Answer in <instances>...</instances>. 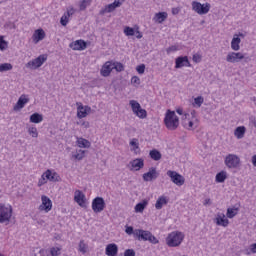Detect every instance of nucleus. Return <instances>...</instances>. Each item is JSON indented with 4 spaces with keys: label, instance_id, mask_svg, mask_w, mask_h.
I'll list each match as a JSON object with an SVG mask.
<instances>
[{
    "label": "nucleus",
    "instance_id": "423d86ee",
    "mask_svg": "<svg viewBox=\"0 0 256 256\" xmlns=\"http://www.w3.org/2000/svg\"><path fill=\"white\" fill-rule=\"evenodd\" d=\"M45 61H47V54H42L38 56L36 59L29 61L26 64V68L32 70L39 69V67H41L43 63H45Z\"/></svg>",
    "mask_w": 256,
    "mask_h": 256
},
{
    "label": "nucleus",
    "instance_id": "f8f14e48",
    "mask_svg": "<svg viewBox=\"0 0 256 256\" xmlns=\"http://www.w3.org/2000/svg\"><path fill=\"white\" fill-rule=\"evenodd\" d=\"M214 223L218 227H229V219L227 218V216H225L224 213H221V212H218L216 214V217L214 219Z\"/></svg>",
    "mask_w": 256,
    "mask_h": 256
},
{
    "label": "nucleus",
    "instance_id": "20e7f679",
    "mask_svg": "<svg viewBox=\"0 0 256 256\" xmlns=\"http://www.w3.org/2000/svg\"><path fill=\"white\" fill-rule=\"evenodd\" d=\"M13 217V207L0 204V223H9Z\"/></svg>",
    "mask_w": 256,
    "mask_h": 256
},
{
    "label": "nucleus",
    "instance_id": "7c9ffc66",
    "mask_svg": "<svg viewBox=\"0 0 256 256\" xmlns=\"http://www.w3.org/2000/svg\"><path fill=\"white\" fill-rule=\"evenodd\" d=\"M73 159H76V161H81L85 157V150H76L75 152H72Z\"/></svg>",
    "mask_w": 256,
    "mask_h": 256
},
{
    "label": "nucleus",
    "instance_id": "6ab92c4d",
    "mask_svg": "<svg viewBox=\"0 0 256 256\" xmlns=\"http://www.w3.org/2000/svg\"><path fill=\"white\" fill-rule=\"evenodd\" d=\"M89 113H91V107L89 106H78L77 108V117L78 119H85V117H87V115H89Z\"/></svg>",
    "mask_w": 256,
    "mask_h": 256
},
{
    "label": "nucleus",
    "instance_id": "de8ad7c7",
    "mask_svg": "<svg viewBox=\"0 0 256 256\" xmlns=\"http://www.w3.org/2000/svg\"><path fill=\"white\" fill-rule=\"evenodd\" d=\"M50 255L51 256H59V255H61V248H59V247H52V248H50Z\"/></svg>",
    "mask_w": 256,
    "mask_h": 256
},
{
    "label": "nucleus",
    "instance_id": "f3484780",
    "mask_svg": "<svg viewBox=\"0 0 256 256\" xmlns=\"http://www.w3.org/2000/svg\"><path fill=\"white\" fill-rule=\"evenodd\" d=\"M74 201L77 203L80 207H86L85 205V195L83 194V191L81 190H76L74 192Z\"/></svg>",
    "mask_w": 256,
    "mask_h": 256
},
{
    "label": "nucleus",
    "instance_id": "e433bc0d",
    "mask_svg": "<svg viewBox=\"0 0 256 256\" xmlns=\"http://www.w3.org/2000/svg\"><path fill=\"white\" fill-rule=\"evenodd\" d=\"M129 105L131 106L134 114H136L141 109V104H139V102L136 100H130Z\"/></svg>",
    "mask_w": 256,
    "mask_h": 256
},
{
    "label": "nucleus",
    "instance_id": "4c0bfd02",
    "mask_svg": "<svg viewBox=\"0 0 256 256\" xmlns=\"http://www.w3.org/2000/svg\"><path fill=\"white\" fill-rule=\"evenodd\" d=\"M91 3H93V0H82L79 3V9L80 11H85L87 7H90Z\"/></svg>",
    "mask_w": 256,
    "mask_h": 256
},
{
    "label": "nucleus",
    "instance_id": "cd10ccee",
    "mask_svg": "<svg viewBox=\"0 0 256 256\" xmlns=\"http://www.w3.org/2000/svg\"><path fill=\"white\" fill-rule=\"evenodd\" d=\"M198 126L199 124L197 122V119L184 121V127L185 129H188V131H194V129Z\"/></svg>",
    "mask_w": 256,
    "mask_h": 256
},
{
    "label": "nucleus",
    "instance_id": "4be33fe9",
    "mask_svg": "<svg viewBox=\"0 0 256 256\" xmlns=\"http://www.w3.org/2000/svg\"><path fill=\"white\" fill-rule=\"evenodd\" d=\"M111 71H113V63L108 61L102 66L100 73L102 77H109L111 75Z\"/></svg>",
    "mask_w": 256,
    "mask_h": 256
},
{
    "label": "nucleus",
    "instance_id": "aec40b11",
    "mask_svg": "<svg viewBox=\"0 0 256 256\" xmlns=\"http://www.w3.org/2000/svg\"><path fill=\"white\" fill-rule=\"evenodd\" d=\"M44 177H46L48 181H52V182L61 181V177L59 176V174L52 170H46L44 172Z\"/></svg>",
    "mask_w": 256,
    "mask_h": 256
},
{
    "label": "nucleus",
    "instance_id": "c9c22d12",
    "mask_svg": "<svg viewBox=\"0 0 256 256\" xmlns=\"http://www.w3.org/2000/svg\"><path fill=\"white\" fill-rule=\"evenodd\" d=\"M225 179H227V172L221 171L216 174V183H225Z\"/></svg>",
    "mask_w": 256,
    "mask_h": 256
},
{
    "label": "nucleus",
    "instance_id": "c85d7f7f",
    "mask_svg": "<svg viewBox=\"0 0 256 256\" xmlns=\"http://www.w3.org/2000/svg\"><path fill=\"white\" fill-rule=\"evenodd\" d=\"M246 132L247 128H245V126H238L234 131V135L238 139H243V137H245Z\"/></svg>",
    "mask_w": 256,
    "mask_h": 256
},
{
    "label": "nucleus",
    "instance_id": "864d4df0",
    "mask_svg": "<svg viewBox=\"0 0 256 256\" xmlns=\"http://www.w3.org/2000/svg\"><path fill=\"white\" fill-rule=\"evenodd\" d=\"M47 177L45 176V173L41 175V178L38 180V187H43L47 183Z\"/></svg>",
    "mask_w": 256,
    "mask_h": 256
},
{
    "label": "nucleus",
    "instance_id": "37998d69",
    "mask_svg": "<svg viewBox=\"0 0 256 256\" xmlns=\"http://www.w3.org/2000/svg\"><path fill=\"white\" fill-rule=\"evenodd\" d=\"M205 99L202 96H198L194 99V107H201L204 103Z\"/></svg>",
    "mask_w": 256,
    "mask_h": 256
},
{
    "label": "nucleus",
    "instance_id": "412c9836",
    "mask_svg": "<svg viewBox=\"0 0 256 256\" xmlns=\"http://www.w3.org/2000/svg\"><path fill=\"white\" fill-rule=\"evenodd\" d=\"M130 165L132 167L131 171H140V169H143L145 167V162L142 158H136L130 162Z\"/></svg>",
    "mask_w": 256,
    "mask_h": 256
},
{
    "label": "nucleus",
    "instance_id": "bf43d9fd",
    "mask_svg": "<svg viewBox=\"0 0 256 256\" xmlns=\"http://www.w3.org/2000/svg\"><path fill=\"white\" fill-rule=\"evenodd\" d=\"M192 61H194V63H201V55L194 54L192 57Z\"/></svg>",
    "mask_w": 256,
    "mask_h": 256
},
{
    "label": "nucleus",
    "instance_id": "774afa93",
    "mask_svg": "<svg viewBox=\"0 0 256 256\" xmlns=\"http://www.w3.org/2000/svg\"><path fill=\"white\" fill-rule=\"evenodd\" d=\"M252 164L256 167V155L252 156Z\"/></svg>",
    "mask_w": 256,
    "mask_h": 256
},
{
    "label": "nucleus",
    "instance_id": "6e6552de",
    "mask_svg": "<svg viewBox=\"0 0 256 256\" xmlns=\"http://www.w3.org/2000/svg\"><path fill=\"white\" fill-rule=\"evenodd\" d=\"M106 204L103 197H96L92 201V210L94 213H101L105 210Z\"/></svg>",
    "mask_w": 256,
    "mask_h": 256
},
{
    "label": "nucleus",
    "instance_id": "f257e3e1",
    "mask_svg": "<svg viewBox=\"0 0 256 256\" xmlns=\"http://www.w3.org/2000/svg\"><path fill=\"white\" fill-rule=\"evenodd\" d=\"M164 125L168 131H176L179 127V116L175 114V111L167 110L164 117Z\"/></svg>",
    "mask_w": 256,
    "mask_h": 256
},
{
    "label": "nucleus",
    "instance_id": "338daca9",
    "mask_svg": "<svg viewBox=\"0 0 256 256\" xmlns=\"http://www.w3.org/2000/svg\"><path fill=\"white\" fill-rule=\"evenodd\" d=\"M176 113H178V115H183V108L176 109Z\"/></svg>",
    "mask_w": 256,
    "mask_h": 256
},
{
    "label": "nucleus",
    "instance_id": "bb28decb",
    "mask_svg": "<svg viewBox=\"0 0 256 256\" xmlns=\"http://www.w3.org/2000/svg\"><path fill=\"white\" fill-rule=\"evenodd\" d=\"M168 203H169V200L167 199V197L160 196L156 201L155 208L158 210L163 209V206L167 205Z\"/></svg>",
    "mask_w": 256,
    "mask_h": 256
},
{
    "label": "nucleus",
    "instance_id": "dca6fc26",
    "mask_svg": "<svg viewBox=\"0 0 256 256\" xmlns=\"http://www.w3.org/2000/svg\"><path fill=\"white\" fill-rule=\"evenodd\" d=\"M73 51H85L87 49V42L85 40H76L69 45Z\"/></svg>",
    "mask_w": 256,
    "mask_h": 256
},
{
    "label": "nucleus",
    "instance_id": "a878e982",
    "mask_svg": "<svg viewBox=\"0 0 256 256\" xmlns=\"http://www.w3.org/2000/svg\"><path fill=\"white\" fill-rule=\"evenodd\" d=\"M76 143L80 149H89V147H91V142L85 138H77Z\"/></svg>",
    "mask_w": 256,
    "mask_h": 256
},
{
    "label": "nucleus",
    "instance_id": "09e8293b",
    "mask_svg": "<svg viewBox=\"0 0 256 256\" xmlns=\"http://www.w3.org/2000/svg\"><path fill=\"white\" fill-rule=\"evenodd\" d=\"M176 51H179V45H172L166 49L167 55H171V53H175Z\"/></svg>",
    "mask_w": 256,
    "mask_h": 256
},
{
    "label": "nucleus",
    "instance_id": "69168bd1",
    "mask_svg": "<svg viewBox=\"0 0 256 256\" xmlns=\"http://www.w3.org/2000/svg\"><path fill=\"white\" fill-rule=\"evenodd\" d=\"M81 126L84 127L85 129H89V127H90L89 122H87V121L82 122Z\"/></svg>",
    "mask_w": 256,
    "mask_h": 256
},
{
    "label": "nucleus",
    "instance_id": "9d476101",
    "mask_svg": "<svg viewBox=\"0 0 256 256\" xmlns=\"http://www.w3.org/2000/svg\"><path fill=\"white\" fill-rule=\"evenodd\" d=\"M123 5V1L121 0H114L113 3L106 5L102 8L99 12V15H105V13H113L115 9L121 7Z\"/></svg>",
    "mask_w": 256,
    "mask_h": 256
},
{
    "label": "nucleus",
    "instance_id": "3c124183",
    "mask_svg": "<svg viewBox=\"0 0 256 256\" xmlns=\"http://www.w3.org/2000/svg\"><path fill=\"white\" fill-rule=\"evenodd\" d=\"M76 9L73 7V6H69L67 9H66V12L64 14L67 15V17H73V15H75L76 13Z\"/></svg>",
    "mask_w": 256,
    "mask_h": 256
},
{
    "label": "nucleus",
    "instance_id": "6e6d98bb",
    "mask_svg": "<svg viewBox=\"0 0 256 256\" xmlns=\"http://www.w3.org/2000/svg\"><path fill=\"white\" fill-rule=\"evenodd\" d=\"M136 71L139 75H143V73H145V64L138 65Z\"/></svg>",
    "mask_w": 256,
    "mask_h": 256
},
{
    "label": "nucleus",
    "instance_id": "e2e57ef3",
    "mask_svg": "<svg viewBox=\"0 0 256 256\" xmlns=\"http://www.w3.org/2000/svg\"><path fill=\"white\" fill-rule=\"evenodd\" d=\"M249 121H250V125H253V127L256 128V118L253 117V116H251V117L249 118Z\"/></svg>",
    "mask_w": 256,
    "mask_h": 256
},
{
    "label": "nucleus",
    "instance_id": "a211bd4d",
    "mask_svg": "<svg viewBox=\"0 0 256 256\" xmlns=\"http://www.w3.org/2000/svg\"><path fill=\"white\" fill-rule=\"evenodd\" d=\"M28 102H29V98L27 97V95L25 94L21 95L16 105H14V111H21V109H23Z\"/></svg>",
    "mask_w": 256,
    "mask_h": 256
},
{
    "label": "nucleus",
    "instance_id": "4d7b16f0",
    "mask_svg": "<svg viewBox=\"0 0 256 256\" xmlns=\"http://www.w3.org/2000/svg\"><path fill=\"white\" fill-rule=\"evenodd\" d=\"M125 233L127 235H135V230L133 229V226H126Z\"/></svg>",
    "mask_w": 256,
    "mask_h": 256
},
{
    "label": "nucleus",
    "instance_id": "9b49d317",
    "mask_svg": "<svg viewBox=\"0 0 256 256\" xmlns=\"http://www.w3.org/2000/svg\"><path fill=\"white\" fill-rule=\"evenodd\" d=\"M243 59H245V55L241 52H229L226 56L227 63H239Z\"/></svg>",
    "mask_w": 256,
    "mask_h": 256
},
{
    "label": "nucleus",
    "instance_id": "39448f33",
    "mask_svg": "<svg viewBox=\"0 0 256 256\" xmlns=\"http://www.w3.org/2000/svg\"><path fill=\"white\" fill-rule=\"evenodd\" d=\"M191 5L192 11H194L198 15H207V13H209V11L211 10V4L209 3L201 4V2L192 1Z\"/></svg>",
    "mask_w": 256,
    "mask_h": 256
},
{
    "label": "nucleus",
    "instance_id": "1a4fd4ad",
    "mask_svg": "<svg viewBox=\"0 0 256 256\" xmlns=\"http://www.w3.org/2000/svg\"><path fill=\"white\" fill-rule=\"evenodd\" d=\"M41 205L38 207L39 211H44V213H49L51 209H53V202L51 201L50 197L46 195L41 196Z\"/></svg>",
    "mask_w": 256,
    "mask_h": 256
},
{
    "label": "nucleus",
    "instance_id": "4468645a",
    "mask_svg": "<svg viewBox=\"0 0 256 256\" xmlns=\"http://www.w3.org/2000/svg\"><path fill=\"white\" fill-rule=\"evenodd\" d=\"M183 67H191V62H189V57L187 56H179L175 59V69Z\"/></svg>",
    "mask_w": 256,
    "mask_h": 256
},
{
    "label": "nucleus",
    "instance_id": "2eb2a0df",
    "mask_svg": "<svg viewBox=\"0 0 256 256\" xmlns=\"http://www.w3.org/2000/svg\"><path fill=\"white\" fill-rule=\"evenodd\" d=\"M151 232L143 229H136L134 232V237H137L138 241H149L151 237Z\"/></svg>",
    "mask_w": 256,
    "mask_h": 256
},
{
    "label": "nucleus",
    "instance_id": "2f4dec72",
    "mask_svg": "<svg viewBox=\"0 0 256 256\" xmlns=\"http://www.w3.org/2000/svg\"><path fill=\"white\" fill-rule=\"evenodd\" d=\"M239 213V208H228L226 212L227 219H233Z\"/></svg>",
    "mask_w": 256,
    "mask_h": 256
},
{
    "label": "nucleus",
    "instance_id": "ea45409f",
    "mask_svg": "<svg viewBox=\"0 0 256 256\" xmlns=\"http://www.w3.org/2000/svg\"><path fill=\"white\" fill-rule=\"evenodd\" d=\"M78 251L82 253V255H85V253H87V245L85 244V240H81L79 242Z\"/></svg>",
    "mask_w": 256,
    "mask_h": 256
},
{
    "label": "nucleus",
    "instance_id": "72a5a7b5",
    "mask_svg": "<svg viewBox=\"0 0 256 256\" xmlns=\"http://www.w3.org/2000/svg\"><path fill=\"white\" fill-rule=\"evenodd\" d=\"M43 121V115L34 113L30 116V123H41Z\"/></svg>",
    "mask_w": 256,
    "mask_h": 256
},
{
    "label": "nucleus",
    "instance_id": "680f3d73",
    "mask_svg": "<svg viewBox=\"0 0 256 256\" xmlns=\"http://www.w3.org/2000/svg\"><path fill=\"white\" fill-rule=\"evenodd\" d=\"M135 36L137 39H142L143 38V34L141 33V31H139V27L136 28L135 30Z\"/></svg>",
    "mask_w": 256,
    "mask_h": 256
},
{
    "label": "nucleus",
    "instance_id": "5fc2aeb1",
    "mask_svg": "<svg viewBox=\"0 0 256 256\" xmlns=\"http://www.w3.org/2000/svg\"><path fill=\"white\" fill-rule=\"evenodd\" d=\"M149 243H152V245H157L159 244V239H157V237H155V235L150 234V238H148Z\"/></svg>",
    "mask_w": 256,
    "mask_h": 256
},
{
    "label": "nucleus",
    "instance_id": "b1692460",
    "mask_svg": "<svg viewBox=\"0 0 256 256\" xmlns=\"http://www.w3.org/2000/svg\"><path fill=\"white\" fill-rule=\"evenodd\" d=\"M34 43H39V41H43L45 39V30L44 29H37L35 30L32 36Z\"/></svg>",
    "mask_w": 256,
    "mask_h": 256
},
{
    "label": "nucleus",
    "instance_id": "58836bf2",
    "mask_svg": "<svg viewBox=\"0 0 256 256\" xmlns=\"http://www.w3.org/2000/svg\"><path fill=\"white\" fill-rule=\"evenodd\" d=\"M12 69L13 65L11 63L0 64V73H5V71H11Z\"/></svg>",
    "mask_w": 256,
    "mask_h": 256
},
{
    "label": "nucleus",
    "instance_id": "f03ea898",
    "mask_svg": "<svg viewBox=\"0 0 256 256\" xmlns=\"http://www.w3.org/2000/svg\"><path fill=\"white\" fill-rule=\"evenodd\" d=\"M185 240V233L181 231H173L166 237V245L169 247H179Z\"/></svg>",
    "mask_w": 256,
    "mask_h": 256
},
{
    "label": "nucleus",
    "instance_id": "c03bdc74",
    "mask_svg": "<svg viewBox=\"0 0 256 256\" xmlns=\"http://www.w3.org/2000/svg\"><path fill=\"white\" fill-rule=\"evenodd\" d=\"M112 65H113V69H115L118 73H121V71L125 70V66H123L121 62H115V63H112Z\"/></svg>",
    "mask_w": 256,
    "mask_h": 256
},
{
    "label": "nucleus",
    "instance_id": "a18cd8bd",
    "mask_svg": "<svg viewBox=\"0 0 256 256\" xmlns=\"http://www.w3.org/2000/svg\"><path fill=\"white\" fill-rule=\"evenodd\" d=\"M135 115L139 119H145L147 117V110L140 108Z\"/></svg>",
    "mask_w": 256,
    "mask_h": 256
},
{
    "label": "nucleus",
    "instance_id": "a19ab883",
    "mask_svg": "<svg viewBox=\"0 0 256 256\" xmlns=\"http://www.w3.org/2000/svg\"><path fill=\"white\" fill-rule=\"evenodd\" d=\"M135 28H131L129 26H126L124 28V34L126 35V37H133L135 35Z\"/></svg>",
    "mask_w": 256,
    "mask_h": 256
},
{
    "label": "nucleus",
    "instance_id": "0e129e2a",
    "mask_svg": "<svg viewBox=\"0 0 256 256\" xmlns=\"http://www.w3.org/2000/svg\"><path fill=\"white\" fill-rule=\"evenodd\" d=\"M251 253H256V243L250 245Z\"/></svg>",
    "mask_w": 256,
    "mask_h": 256
},
{
    "label": "nucleus",
    "instance_id": "603ef678",
    "mask_svg": "<svg viewBox=\"0 0 256 256\" xmlns=\"http://www.w3.org/2000/svg\"><path fill=\"white\" fill-rule=\"evenodd\" d=\"M60 23L63 27H67V23H69V16H67L65 13L62 15L60 19Z\"/></svg>",
    "mask_w": 256,
    "mask_h": 256
},
{
    "label": "nucleus",
    "instance_id": "393cba45",
    "mask_svg": "<svg viewBox=\"0 0 256 256\" xmlns=\"http://www.w3.org/2000/svg\"><path fill=\"white\" fill-rule=\"evenodd\" d=\"M167 17H169L167 12H158L155 14L153 21L155 23H163L167 19Z\"/></svg>",
    "mask_w": 256,
    "mask_h": 256
},
{
    "label": "nucleus",
    "instance_id": "49530a36",
    "mask_svg": "<svg viewBox=\"0 0 256 256\" xmlns=\"http://www.w3.org/2000/svg\"><path fill=\"white\" fill-rule=\"evenodd\" d=\"M28 133H29V135H31V137H33V138L39 137V132L37 131V128H36V127H30V128H28Z\"/></svg>",
    "mask_w": 256,
    "mask_h": 256
},
{
    "label": "nucleus",
    "instance_id": "ddd939ff",
    "mask_svg": "<svg viewBox=\"0 0 256 256\" xmlns=\"http://www.w3.org/2000/svg\"><path fill=\"white\" fill-rule=\"evenodd\" d=\"M159 177V172H157V168L151 167L148 172L144 173L142 176L143 181H155Z\"/></svg>",
    "mask_w": 256,
    "mask_h": 256
},
{
    "label": "nucleus",
    "instance_id": "7ed1b4c3",
    "mask_svg": "<svg viewBox=\"0 0 256 256\" xmlns=\"http://www.w3.org/2000/svg\"><path fill=\"white\" fill-rule=\"evenodd\" d=\"M224 165L227 169H239L241 167V158L237 154H228L224 158Z\"/></svg>",
    "mask_w": 256,
    "mask_h": 256
},
{
    "label": "nucleus",
    "instance_id": "f704fd0d",
    "mask_svg": "<svg viewBox=\"0 0 256 256\" xmlns=\"http://www.w3.org/2000/svg\"><path fill=\"white\" fill-rule=\"evenodd\" d=\"M149 155H150L151 159H153V161H159V160H161V157H162L161 152H159V150H157V149L151 150Z\"/></svg>",
    "mask_w": 256,
    "mask_h": 256
},
{
    "label": "nucleus",
    "instance_id": "0eeeda50",
    "mask_svg": "<svg viewBox=\"0 0 256 256\" xmlns=\"http://www.w3.org/2000/svg\"><path fill=\"white\" fill-rule=\"evenodd\" d=\"M166 175L170 177L174 185H177L178 187L185 185V177H183V175L177 173L176 171L168 170Z\"/></svg>",
    "mask_w": 256,
    "mask_h": 256
},
{
    "label": "nucleus",
    "instance_id": "052dcab7",
    "mask_svg": "<svg viewBox=\"0 0 256 256\" xmlns=\"http://www.w3.org/2000/svg\"><path fill=\"white\" fill-rule=\"evenodd\" d=\"M124 256H135V250H133V249L125 250Z\"/></svg>",
    "mask_w": 256,
    "mask_h": 256
},
{
    "label": "nucleus",
    "instance_id": "5701e85b",
    "mask_svg": "<svg viewBox=\"0 0 256 256\" xmlns=\"http://www.w3.org/2000/svg\"><path fill=\"white\" fill-rule=\"evenodd\" d=\"M105 253L107 256H117V253H119V247L117 244H108L106 246Z\"/></svg>",
    "mask_w": 256,
    "mask_h": 256
},
{
    "label": "nucleus",
    "instance_id": "13d9d810",
    "mask_svg": "<svg viewBox=\"0 0 256 256\" xmlns=\"http://www.w3.org/2000/svg\"><path fill=\"white\" fill-rule=\"evenodd\" d=\"M131 83H132V85H140L141 84V79L137 76H133L131 78Z\"/></svg>",
    "mask_w": 256,
    "mask_h": 256
},
{
    "label": "nucleus",
    "instance_id": "c756f323",
    "mask_svg": "<svg viewBox=\"0 0 256 256\" xmlns=\"http://www.w3.org/2000/svg\"><path fill=\"white\" fill-rule=\"evenodd\" d=\"M241 43V38L234 37L231 41V49L233 51H239L241 49V46H239Z\"/></svg>",
    "mask_w": 256,
    "mask_h": 256
},
{
    "label": "nucleus",
    "instance_id": "8fccbe9b",
    "mask_svg": "<svg viewBox=\"0 0 256 256\" xmlns=\"http://www.w3.org/2000/svg\"><path fill=\"white\" fill-rule=\"evenodd\" d=\"M130 146L133 147V151H137V149H139V140L137 138H133L130 141Z\"/></svg>",
    "mask_w": 256,
    "mask_h": 256
},
{
    "label": "nucleus",
    "instance_id": "473e14b6",
    "mask_svg": "<svg viewBox=\"0 0 256 256\" xmlns=\"http://www.w3.org/2000/svg\"><path fill=\"white\" fill-rule=\"evenodd\" d=\"M147 205H148L147 200H144L143 202H140V203L136 204L135 212L136 213H143V211H145V207H147Z\"/></svg>",
    "mask_w": 256,
    "mask_h": 256
},
{
    "label": "nucleus",
    "instance_id": "79ce46f5",
    "mask_svg": "<svg viewBox=\"0 0 256 256\" xmlns=\"http://www.w3.org/2000/svg\"><path fill=\"white\" fill-rule=\"evenodd\" d=\"M8 46H9V43L5 41V37L0 36V51H5V49H7Z\"/></svg>",
    "mask_w": 256,
    "mask_h": 256
}]
</instances>
